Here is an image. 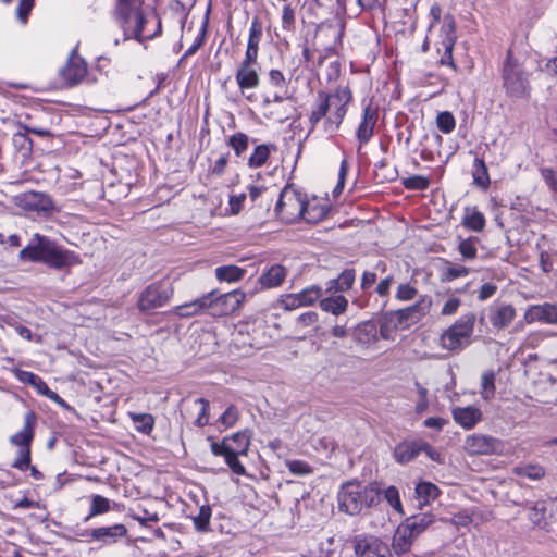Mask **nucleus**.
I'll return each mask as SVG.
<instances>
[{
  "label": "nucleus",
  "instance_id": "f257e3e1",
  "mask_svg": "<svg viewBox=\"0 0 557 557\" xmlns=\"http://www.w3.org/2000/svg\"><path fill=\"white\" fill-rule=\"evenodd\" d=\"M18 258L23 261L44 262L58 270L81 263L75 252L59 247L50 238L38 233L34 234L28 245L20 251Z\"/></svg>",
  "mask_w": 557,
  "mask_h": 557
},
{
  "label": "nucleus",
  "instance_id": "f03ea898",
  "mask_svg": "<svg viewBox=\"0 0 557 557\" xmlns=\"http://www.w3.org/2000/svg\"><path fill=\"white\" fill-rule=\"evenodd\" d=\"M337 499L341 511L355 516L366 508L376 506L381 500V492L373 484L350 481L341 486Z\"/></svg>",
  "mask_w": 557,
  "mask_h": 557
},
{
  "label": "nucleus",
  "instance_id": "7ed1b4c3",
  "mask_svg": "<svg viewBox=\"0 0 557 557\" xmlns=\"http://www.w3.org/2000/svg\"><path fill=\"white\" fill-rule=\"evenodd\" d=\"M503 87L512 98H525L530 95L529 75L520 58L508 50L502 69Z\"/></svg>",
  "mask_w": 557,
  "mask_h": 557
},
{
  "label": "nucleus",
  "instance_id": "20e7f679",
  "mask_svg": "<svg viewBox=\"0 0 557 557\" xmlns=\"http://www.w3.org/2000/svg\"><path fill=\"white\" fill-rule=\"evenodd\" d=\"M475 324L472 312L461 315L453 325L445 330L440 337V345L448 351L462 350L471 344Z\"/></svg>",
  "mask_w": 557,
  "mask_h": 557
},
{
  "label": "nucleus",
  "instance_id": "39448f33",
  "mask_svg": "<svg viewBox=\"0 0 557 557\" xmlns=\"http://www.w3.org/2000/svg\"><path fill=\"white\" fill-rule=\"evenodd\" d=\"M233 441H238V445H231V441H222L221 443L212 442L211 451L214 456H223L230 469L238 475L245 474V467L238 460V456L246 455L250 445V436L248 432H237Z\"/></svg>",
  "mask_w": 557,
  "mask_h": 557
},
{
  "label": "nucleus",
  "instance_id": "423d86ee",
  "mask_svg": "<svg viewBox=\"0 0 557 557\" xmlns=\"http://www.w3.org/2000/svg\"><path fill=\"white\" fill-rule=\"evenodd\" d=\"M324 102H326V108L329 110V115L324 122V131L326 133H335L348 109V104L352 100V94L349 87H338L332 94L320 92Z\"/></svg>",
  "mask_w": 557,
  "mask_h": 557
},
{
  "label": "nucleus",
  "instance_id": "0eeeda50",
  "mask_svg": "<svg viewBox=\"0 0 557 557\" xmlns=\"http://www.w3.org/2000/svg\"><path fill=\"white\" fill-rule=\"evenodd\" d=\"M117 13L124 23L126 32H129L138 41L151 38V35L144 34V25L147 20L139 10L136 0H119Z\"/></svg>",
  "mask_w": 557,
  "mask_h": 557
},
{
  "label": "nucleus",
  "instance_id": "6e6552de",
  "mask_svg": "<svg viewBox=\"0 0 557 557\" xmlns=\"http://www.w3.org/2000/svg\"><path fill=\"white\" fill-rule=\"evenodd\" d=\"M275 211L283 221L290 223L299 218L302 219L306 213V202L294 188L285 187L280 194Z\"/></svg>",
  "mask_w": 557,
  "mask_h": 557
},
{
  "label": "nucleus",
  "instance_id": "1a4fd4ad",
  "mask_svg": "<svg viewBox=\"0 0 557 557\" xmlns=\"http://www.w3.org/2000/svg\"><path fill=\"white\" fill-rule=\"evenodd\" d=\"M208 297L207 312L212 315H226L236 311L245 301L246 294L240 289L216 295L215 292L206 294Z\"/></svg>",
  "mask_w": 557,
  "mask_h": 557
},
{
  "label": "nucleus",
  "instance_id": "9d476101",
  "mask_svg": "<svg viewBox=\"0 0 557 557\" xmlns=\"http://www.w3.org/2000/svg\"><path fill=\"white\" fill-rule=\"evenodd\" d=\"M171 296L172 290L162 283L150 284L139 294L137 308L143 313H151L166 305Z\"/></svg>",
  "mask_w": 557,
  "mask_h": 557
},
{
  "label": "nucleus",
  "instance_id": "9b49d317",
  "mask_svg": "<svg viewBox=\"0 0 557 557\" xmlns=\"http://www.w3.org/2000/svg\"><path fill=\"white\" fill-rule=\"evenodd\" d=\"M357 557H393L386 543L373 535H358L354 539Z\"/></svg>",
  "mask_w": 557,
  "mask_h": 557
},
{
  "label": "nucleus",
  "instance_id": "f8f14e48",
  "mask_svg": "<svg viewBox=\"0 0 557 557\" xmlns=\"http://www.w3.org/2000/svg\"><path fill=\"white\" fill-rule=\"evenodd\" d=\"M463 448L470 455H493L500 454L504 444L491 435L472 434L466 437Z\"/></svg>",
  "mask_w": 557,
  "mask_h": 557
},
{
  "label": "nucleus",
  "instance_id": "ddd939ff",
  "mask_svg": "<svg viewBox=\"0 0 557 557\" xmlns=\"http://www.w3.org/2000/svg\"><path fill=\"white\" fill-rule=\"evenodd\" d=\"M81 535L85 537L86 542L112 545L127 535V528L123 523H116L109 527H99L86 530Z\"/></svg>",
  "mask_w": 557,
  "mask_h": 557
},
{
  "label": "nucleus",
  "instance_id": "4468645a",
  "mask_svg": "<svg viewBox=\"0 0 557 557\" xmlns=\"http://www.w3.org/2000/svg\"><path fill=\"white\" fill-rule=\"evenodd\" d=\"M431 306V297L424 295L414 305L393 312L401 322L403 329L406 330L425 317L430 312Z\"/></svg>",
  "mask_w": 557,
  "mask_h": 557
},
{
  "label": "nucleus",
  "instance_id": "2eb2a0df",
  "mask_svg": "<svg viewBox=\"0 0 557 557\" xmlns=\"http://www.w3.org/2000/svg\"><path fill=\"white\" fill-rule=\"evenodd\" d=\"M379 111L377 108L374 107L371 102H369L363 108L361 121L356 129V137L359 143L358 150L361 149L363 145L370 141L374 134V128L377 123Z\"/></svg>",
  "mask_w": 557,
  "mask_h": 557
},
{
  "label": "nucleus",
  "instance_id": "dca6fc26",
  "mask_svg": "<svg viewBox=\"0 0 557 557\" xmlns=\"http://www.w3.org/2000/svg\"><path fill=\"white\" fill-rule=\"evenodd\" d=\"M60 75L67 86L78 85L87 76V64L83 58L73 52L67 63L61 69Z\"/></svg>",
  "mask_w": 557,
  "mask_h": 557
},
{
  "label": "nucleus",
  "instance_id": "f3484780",
  "mask_svg": "<svg viewBox=\"0 0 557 557\" xmlns=\"http://www.w3.org/2000/svg\"><path fill=\"white\" fill-rule=\"evenodd\" d=\"M17 203L22 209L37 214L49 213L53 209L51 198L38 191L24 193L18 197Z\"/></svg>",
  "mask_w": 557,
  "mask_h": 557
},
{
  "label": "nucleus",
  "instance_id": "a211bd4d",
  "mask_svg": "<svg viewBox=\"0 0 557 557\" xmlns=\"http://www.w3.org/2000/svg\"><path fill=\"white\" fill-rule=\"evenodd\" d=\"M488 320L493 327L503 330L511 324L516 318V309L511 304L494 301L488 307Z\"/></svg>",
  "mask_w": 557,
  "mask_h": 557
},
{
  "label": "nucleus",
  "instance_id": "6ab92c4d",
  "mask_svg": "<svg viewBox=\"0 0 557 557\" xmlns=\"http://www.w3.org/2000/svg\"><path fill=\"white\" fill-rule=\"evenodd\" d=\"M523 319L528 324L541 322L557 325V305L550 302L532 305L525 310Z\"/></svg>",
  "mask_w": 557,
  "mask_h": 557
},
{
  "label": "nucleus",
  "instance_id": "aec40b11",
  "mask_svg": "<svg viewBox=\"0 0 557 557\" xmlns=\"http://www.w3.org/2000/svg\"><path fill=\"white\" fill-rule=\"evenodd\" d=\"M441 36L444 53L440 59V63L443 65L451 66L454 70H456L457 66L453 59V50L456 44V32L455 22L451 17H445L444 24L441 28Z\"/></svg>",
  "mask_w": 557,
  "mask_h": 557
},
{
  "label": "nucleus",
  "instance_id": "412c9836",
  "mask_svg": "<svg viewBox=\"0 0 557 557\" xmlns=\"http://www.w3.org/2000/svg\"><path fill=\"white\" fill-rule=\"evenodd\" d=\"M451 416L454 421L465 430L473 429L482 420V411L474 406L455 407Z\"/></svg>",
  "mask_w": 557,
  "mask_h": 557
},
{
  "label": "nucleus",
  "instance_id": "4be33fe9",
  "mask_svg": "<svg viewBox=\"0 0 557 557\" xmlns=\"http://www.w3.org/2000/svg\"><path fill=\"white\" fill-rule=\"evenodd\" d=\"M36 424V416L27 412L24 418V425L21 431L11 436L10 442L20 448L29 447L34 438V426Z\"/></svg>",
  "mask_w": 557,
  "mask_h": 557
},
{
  "label": "nucleus",
  "instance_id": "5701e85b",
  "mask_svg": "<svg viewBox=\"0 0 557 557\" xmlns=\"http://www.w3.org/2000/svg\"><path fill=\"white\" fill-rule=\"evenodd\" d=\"M355 341L363 346H370L379 341L377 325L368 320L359 323L354 331Z\"/></svg>",
  "mask_w": 557,
  "mask_h": 557
},
{
  "label": "nucleus",
  "instance_id": "b1692460",
  "mask_svg": "<svg viewBox=\"0 0 557 557\" xmlns=\"http://www.w3.org/2000/svg\"><path fill=\"white\" fill-rule=\"evenodd\" d=\"M422 440L404 442L395 447L394 455L397 462L406 465L421 454Z\"/></svg>",
  "mask_w": 557,
  "mask_h": 557
},
{
  "label": "nucleus",
  "instance_id": "393cba45",
  "mask_svg": "<svg viewBox=\"0 0 557 557\" xmlns=\"http://www.w3.org/2000/svg\"><path fill=\"white\" fill-rule=\"evenodd\" d=\"M287 275L286 269L281 264H273L258 278L262 288L278 287Z\"/></svg>",
  "mask_w": 557,
  "mask_h": 557
},
{
  "label": "nucleus",
  "instance_id": "a878e982",
  "mask_svg": "<svg viewBox=\"0 0 557 557\" xmlns=\"http://www.w3.org/2000/svg\"><path fill=\"white\" fill-rule=\"evenodd\" d=\"M235 78L242 92L246 89H256L260 84L259 74L253 66H239Z\"/></svg>",
  "mask_w": 557,
  "mask_h": 557
},
{
  "label": "nucleus",
  "instance_id": "bb28decb",
  "mask_svg": "<svg viewBox=\"0 0 557 557\" xmlns=\"http://www.w3.org/2000/svg\"><path fill=\"white\" fill-rule=\"evenodd\" d=\"M319 307L322 311L333 315H341L346 312L348 308V300L343 295H330L319 299Z\"/></svg>",
  "mask_w": 557,
  "mask_h": 557
},
{
  "label": "nucleus",
  "instance_id": "cd10ccee",
  "mask_svg": "<svg viewBox=\"0 0 557 557\" xmlns=\"http://www.w3.org/2000/svg\"><path fill=\"white\" fill-rule=\"evenodd\" d=\"M208 297L203 295L202 297L195 299L190 302H186L174 308V313L181 318H189L193 315L201 314L207 312V301Z\"/></svg>",
  "mask_w": 557,
  "mask_h": 557
},
{
  "label": "nucleus",
  "instance_id": "c85d7f7f",
  "mask_svg": "<svg viewBox=\"0 0 557 557\" xmlns=\"http://www.w3.org/2000/svg\"><path fill=\"white\" fill-rule=\"evenodd\" d=\"M397 330L404 329L395 313L393 311L384 313L380 321V330L377 331L379 337L383 339H393L394 333Z\"/></svg>",
  "mask_w": 557,
  "mask_h": 557
},
{
  "label": "nucleus",
  "instance_id": "c756f323",
  "mask_svg": "<svg viewBox=\"0 0 557 557\" xmlns=\"http://www.w3.org/2000/svg\"><path fill=\"white\" fill-rule=\"evenodd\" d=\"M434 522V516L431 513H421L412 516L403 524L408 531L412 533L416 539L426 530L429 525Z\"/></svg>",
  "mask_w": 557,
  "mask_h": 557
},
{
  "label": "nucleus",
  "instance_id": "7c9ffc66",
  "mask_svg": "<svg viewBox=\"0 0 557 557\" xmlns=\"http://www.w3.org/2000/svg\"><path fill=\"white\" fill-rule=\"evenodd\" d=\"M462 225L473 232H481L485 227V218L476 207L465 208Z\"/></svg>",
  "mask_w": 557,
  "mask_h": 557
},
{
  "label": "nucleus",
  "instance_id": "2f4dec72",
  "mask_svg": "<svg viewBox=\"0 0 557 557\" xmlns=\"http://www.w3.org/2000/svg\"><path fill=\"white\" fill-rule=\"evenodd\" d=\"M414 540L416 536H413L412 533L404 525H400L394 534L393 548L397 554H404L410 549Z\"/></svg>",
  "mask_w": 557,
  "mask_h": 557
},
{
  "label": "nucleus",
  "instance_id": "473e14b6",
  "mask_svg": "<svg viewBox=\"0 0 557 557\" xmlns=\"http://www.w3.org/2000/svg\"><path fill=\"white\" fill-rule=\"evenodd\" d=\"M416 495L421 505H428L440 495V488L431 482H420L416 486Z\"/></svg>",
  "mask_w": 557,
  "mask_h": 557
},
{
  "label": "nucleus",
  "instance_id": "72a5a7b5",
  "mask_svg": "<svg viewBox=\"0 0 557 557\" xmlns=\"http://www.w3.org/2000/svg\"><path fill=\"white\" fill-rule=\"evenodd\" d=\"M547 505L545 500L536 502L529 510L530 521L539 529H547L549 522L546 518Z\"/></svg>",
  "mask_w": 557,
  "mask_h": 557
},
{
  "label": "nucleus",
  "instance_id": "f704fd0d",
  "mask_svg": "<svg viewBox=\"0 0 557 557\" xmlns=\"http://www.w3.org/2000/svg\"><path fill=\"white\" fill-rule=\"evenodd\" d=\"M245 270L237 265H222L215 269V276L221 282L234 283L243 278Z\"/></svg>",
  "mask_w": 557,
  "mask_h": 557
},
{
  "label": "nucleus",
  "instance_id": "c9c22d12",
  "mask_svg": "<svg viewBox=\"0 0 557 557\" xmlns=\"http://www.w3.org/2000/svg\"><path fill=\"white\" fill-rule=\"evenodd\" d=\"M294 294L297 297L300 306L307 307L313 305L322 297L323 289L320 286L311 285L309 287L304 288L299 293Z\"/></svg>",
  "mask_w": 557,
  "mask_h": 557
},
{
  "label": "nucleus",
  "instance_id": "e433bc0d",
  "mask_svg": "<svg viewBox=\"0 0 557 557\" xmlns=\"http://www.w3.org/2000/svg\"><path fill=\"white\" fill-rule=\"evenodd\" d=\"M472 175H473V181L478 186H480L484 189H486L488 187L490 176H488L487 166L483 159H480V158L474 159Z\"/></svg>",
  "mask_w": 557,
  "mask_h": 557
},
{
  "label": "nucleus",
  "instance_id": "4c0bfd02",
  "mask_svg": "<svg viewBox=\"0 0 557 557\" xmlns=\"http://www.w3.org/2000/svg\"><path fill=\"white\" fill-rule=\"evenodd\" d=\"M135 428L143 434H150L154 426V418L150 413H129Z\"/></svg>",
  "mask_w": 557,
  "mask_h": 557
},
{
  "label": "nucleus",
  "instance_id": "58836bf2",
  "mask_svg": "<svg viewBox=\"0 0 557 557\" xmlns=\"http://www.w3.org/2000/svg\"><path fill=\"white\" fill-rule=\"evenodd\" d=\"M109 510H110V500L108 498H106L101 495H92L89 513L85 518V521H88L92 517L107 513Z\"/></svg>",
  "mask_w": 557,
  "mask_h": 557
},
{
  "label": "nucleus",
  "instance_id": "ea45409f",
  "mask_svg": "<svg viewBox=\"0 0 557 557\" xmlns=\"http://www.w3.org/2000/svg\"><path fill=\"white\" fill-rule=\"evenodd\" d=\"M513 473L519 476L528 478L530 480H540L544 478L545 469L540 465H524L516 467L513 469Z\"/></svg>",
  "mask_w": 557,
  "mask_h": 557
},
{
  "label": "nucleus",
  "instance_id": "a19ab883",
  "mask_svg": "<svg viewBox=\"0 0 557 557\" xmlns=\"http://www.w3.org/2000/svg\"><path fill=\"white\" fill-rule=\"evenodd\" d=\"M211 515L212 510L208 505H202L198 509V513L193 517L194 525L197 531L206 532L209 530Z\"/></svg>",
  "mask_w": 557,
  "mask_h": 557
},
{
  "label": "nucleus",
  "instance_id": "79ce46f5",
  "mask_svg": "<svg viewBox=\"0 0 557 557\" xmlns=\"http://www.w3.org/2000/svg\"><path fill=\"white\" fill-rule=\"evenodd\" d=\"M329 115V110L326 108V102H324L321 94H318L317 98V106L312 110L310 116H309V123H310V129L309 132H312L315 127V125L323 119Z\"/></svg>",
  "mask_w": 557,
  "mask_h": 557
},
{
  "label": "nucleus",
  "instance_id": "37998d69",
  "mask_svg": "<svg viewBox=\"0 0 557 557\" xmlns=\"http://www.w3.org/2000/svg\"><path fill=\"white\" fill-rule=\"evenodd\" d=\"M265 116L277 123H283L289 119L290 113L294 110L292 104L285 107H264Z\"/></svg>",
  "mask_w": 557,
  "mask_h": 557
},
{
  "label": "nucleus",
  "instance_id": "c03bdc74",
  "mask_svg": "<svg viewBox=\"0 0 557 557\" xmlns=\"http://www.w3.org/2000/svg\"><path fill=\"white\" fill-rule=\"evenodd\" d=\"M270 156V149L268 145H258L250 158L248 159V165L257 169L262 166Z\"/></svg>",
  "mask_w": 557,
  "mask_h": 557
},
{
  "label": "nucleus",
  "instance_id": "a18cd8bd",
  "mask_svg": "<svg viewBox=\"0 0 557 557\" xmlns=\"http://www.w3.org/2000/svg\"><path fill=\"white\" fill-rule=\"evenodd\" d=\"M329 212L326 206H319L315 203H306V213L302 219L309 223H315L322 220Z\"/></svg>",
  "mask_w": 557,
  "mask_h": 557
},
{
  "label": "nucleus",
  "instance_id": "49530a36",
  "mask_svg": "<svg viewBox=\"0 0 557 557\" xmlns=\"http://www.w3.org/2000/svg\"><path fill=\"white\" fill-rule=\"evenodd\" d=\"M481 395L485 400L495 395V374L493 371L484 372L481 376Z\"/></svg>",
  "mask_w": 557,
  "mask_h": 557
},
{
  "label": "nucleus",
  "instance_id": "de8ad7c7",
  "mask_svg": "<svg viewBox=\"0 0 557 557\" xmlns=\"http://www.w3.org/2000/svg\"><path fill=\"white\" fill-rule=\"evenodd\" d=\"M414 388L417 392V401L414 406V411L418 414L424 413L429 408V389L420 384L418 381L414 382Z\"/></svg>",
  "mask_w": 557,
  "mask_h": 557
},
{
  "label": "nucleus",
  "instance_id": "09e8293b",
  "mask_svg": "<svg viewBox=\"0 0 557 557\" xmlns=\"http://www.w3.org/2000/svg\"><path fill=\"white\" fill-rule=\"evenodd\" d=\"M470 270L461 264L446 262V267L443 271L444 280L447 282H451L459 277H466L469 274Z\"/></svg>",
  "mask_w": 557,
  "mask_h": 557
},
{
  "label": "nucleus",
  "instance_id": "8fccbe9b",
  "mask_svg": "<svg viewBox=\"0 0 557 557\" xmlns=\"http://www.w3.org/2000/svg\"><path fill=\"white\" fill-rule=\"evenodd\" d=\"M228 145L232 147L235 154L239 157L248 149L249 137L242 132L235 133L230 137Z\"/></svg>",
  "mask_w": 557,
  "mask_h": 557
},
{
  "label": "nucleus",
  "instance_id": "3c124183",
  "mask_svg": "<svg viewBox=\"0 0 557 557\" xmlns=\"http://www.w3.org/2000/svg\"><path fill=\"white\" fill-rule=\"evenodd\" d=\"M458 251L465 260H473L476 257V238L462 239L458 245Z\"/></svg>",
  "mask_w": 557,
  "mask_h": 557
},
{
  "label": "nucleus",
  "instance_id": "603ef678",
  "mask_svg": "<svg viewBox=\"0 0 557 557\" xmlns=\"http://www.w3.org/2000/svg\"><path fill=\"white\" fill-rule=\"evenodd\" d=\"M436 126L444 134L451 133L456 126L454 115L448 111L438 113L436 116Z\"/></svg>",
  "mask_w": 557,
  "mask_h": 557
},
{
  "label": "nucleus",
  "instance_id": "864d4df0",
  "mask_svg": "<svg viewBox=\"0 0 557 557\" xmlns=\"http://www.w3.org/2000/svg\"><path fill=\"white\" fill-rule=\"evenodd\" d=\"M261 38H262V24L257 17H255L251 21L247 47L259 49V44L261 41Z\"/></svg>",
  "mask_w": 557,
  "mask_h": 557
},
{
  "label": "nucleus",
  "instance_id": "5fc2aeb1",
  "mask_svg": "<svg viewBox=\"0 0 557 557\" xmlns=\"http://www.w3.org/2000/svg\"><path fill=\"white\" fill-rule=\"evenodd\" d=\"M195 405L199 406V413L195 424L199 428L209 424V401L205 398H198L195 400Z\"/></svg>",
  "mask_w": 557,
  "mask_h": 557
},
{
  "label": "nucleus",
  "instance_id": "6e6d98bb",
  "mask_svg": "<svg viewBox=\"0 0 557 557\" xmlns=\"http://www.w3.org/2000/svg\"><path fill=\"white\" fill-rule=\"evenodd\" d=\"M384 498L400 515L404 513L403 505L399 498V492L395 486H389L384 491Z\"/></svg>",
  "mask_w": 557,
  "mask_h": 557
},
{
  "label": "nucleus",
  "instance_id": "4d7b16f0",
  "mask_svg": "<svg viewBox=\"0 0 557 557\" xmlns=\"http://www.w3.org/2000/svg\"><path fill=\"white\" fill-rule=\"evenodd\" d=\"M473 521H475V511L470 512L468 510H461L455 513L449 520V522L457 528L467 527Z\"/></svg>",
  "mask_w": 557,
  "mask_h": 557
},
{
  "label": "nucleus",
  "instance_id": "13d9d810",
  "mask_svg": "<svg viewBox=\"0 0 557 557\" xmlns=\"http://www.w3.org/2000/svg\"><path fill=\"white\" fill-rule=\"evenodd\" d=\"M430 181L422 175H413L404 181V186L407 189L412 190H424L429 187Z\"/></svg>",
  "mask_w": 557,
  "mask_h": 557
},
{
  "label": "nucleus",
  "instance_id": "bf43d9fd",
  "mask_svg": "<svg viewBox=\"0 0 557 557\" xmlns=\"http://www.w3.org/2000/svg\"><path fill=\"white\" fill-rule=\"evenodd\" d=\"M540 174L548 188L557 194V169L541 168Z\"/></svg>",
  "mask_w": 557,
  "mask_h": 557
},
{
  "label": "nucleus",
  "instance_id": "052dcab7",
  "mask_svg": "<svg viewBox=\"0 0 557 557\" xmlns=\"http://www.w3.org/2000/svg\"><path fill=\"white\" fill-rule=\"evenodd\" d=\"M295 10L290 4H284L282 9V27L285 30H293L295 28Z\"/></svg>",
  "mask_w": 557,
  "mask_h": 557
},
{
  "label": "nucleus",
  "instance_id": "680f3d73",
  "mask_svg": "<svg viewBox=\"0 0 557 557\" xmlns=\"http://www.w3.org/2000/svg\"><path fill=\"white\" fill-rule=\"evenodd\" d=\"M29 465H30V448L29 447L20 448V450L17 453V457H16L15 461L13 462V467L21 471H25L26 469L29 468Z\"/></svg>",
  "mask_w": 557,
  "mask_h": 557
},
{
  "label": "nucleus",
  "instance_id": "e2e57ef3",
  "mask_svg": "<svg viewBox=\"0 0 557 557\" xmlns=\"http://www.w3.org/2000/svg\"><path fill=\"white\" fill-rule=\"evenodd\" d=\"M238 410L235 406L231 405L226 408V410L221 414L219 421L225 428H232L238 420Z\"/></svg>",
  "mask_w": 557,
  "mask_h": 557
},
{
  "label": "nucleus",
  "instance_id": "0e129e2a",
  "mask_svg": "<svg viewBox=\"0 0 557 557\" xmlns=\"http://www.w3.org/2000/svg\"><path fill=\"white\" fill-rule=\"evenodd\" d=\"M249 197L251 199V201L260 207L263 206L262 202H259V199L262 198L263 196H265L268 198L269 201L272 200V195L270 193V190L263 186H250L249 187Z\"/></svg>",
  "mask_w": 557,
  "mask_h": 557
},
{
  "label": "nucleus",
  "instance_id": "69168bd1",
  "mask_svg": "<svg viewBox=\"0 0 557 557\" xmlns=\"http://www.w3.org/2000/svg\"><path fill=\"white\" fill-rule=\"evenodd\" d=\"M417 293L418 292L413 286L408 283H404L397 287L395 297L400 301H409L416 297Z\"/></svg>",
  "mask_w": 557,
  "mask_h": 557
},
{
  "label": "nucleus",
  "instance_id": "338daca9",
  "mask_svg": "<svg viewBox=\"0 0 557 557\" xmlns=\"http://www.w3.org/2000/svg\"><path fill=\"white\" fill-rule=\"evenodd\" d=\"M288 470L297 475H306L312 472L309 463L302 460H289L287 461Z\"/></svg>",
  "mask_w": 557,
  "mask_h": 557
},
{
  "label": "nucleus",
  "instance_id": "774afa93",
  "mask_svg": "<svg viewBox=\"0 0 557 557\" xmlns=\"http://www.w3.org/2000/svg\"><path fill=\"white\" fill-rule=\"evenodd\" d=\"M313 446L317 450L329 454L335 450L336 443L330 436L319 437L314 441Z\"/></svg>",
  "mask_w": 557,
  "mask_h": 557
}]
</instances>
